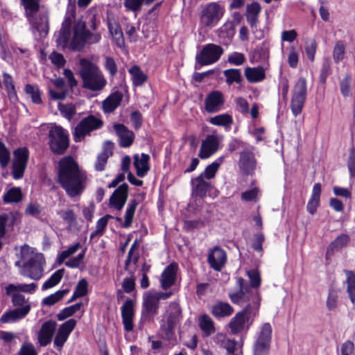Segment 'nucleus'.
<instances>
[{
    "instance_id": "1",
    "label": "nucleus",
    "mask_w": 355,
    "mask_h": 355,
    "mask_svg": "<svg viewBox=\"0 0 355 355\" xmlns=\"http://www.w3.org/2000/svg\"><path fill=\"white\" fill-rule=\"evenodd\" d=\"M87 176L71 156H65L58 162V182L70 198L82 195L85 189Z\"/></svg>"
},
{
    "instance_id": "54",
    "label": "nucleus",
    "mask_w": 355,
    "mask_h": 355,
    "mask_svg": "<svg viewBox=\"0 0 355 355\" xmlns=\"http://www.w3.org/2000/svg\"><path fill=\"white\" fill-rule=\"evenodd\" d=\"M104 67L108 71L110 77L113 78L116 75L117 66L113 58L110 56L105 57Z\"/></svg>"
},
{
    "instance_id": "30",
    "label": "nucleus",
    "mask_w": 355,
    "mask_h": 355,
    "mask_svg": "<svg viewBox=\"0 0 355 355\" xmlns=\"http://www.w3.org/2000/svg\"><path fill=\"white\" fill-rule=\"evenodd\" d=\"M261 11V7L257 1H253L246 6L245 17L248 24L252 28H257L258 17Z\"/></svg>"
},
{
    "instance_id": "7",
    "label": "nucleus",
    "mask_w": 355,
    "mask_h": 355,
    "mask_svg": "<svg viewBox=\"0 0 355 355\" xmlns=\"http://www.w3.org/2000/svg\"><path fill=\"white\" fill-rule=\"evenodd\" d=\"M272 328L269 322L263 323L253 345V355H269Z\"/></svg>"
},
{
    "instance_id": "4",
    "label": "nucleus",
    "mask_w": 355,
    "mask_h": 355,
    "mask_svg": "<svg viewBox=\"0 0 355 355\" xmlns=\"http://www.w3.org/2000/svg\"><path fill=\"white\" fill-rule=\"evenodd\" d=\"M48 139L49 149L54 155H64L69 146V134L60 125H55L49 130Z\"/></svg>"
},
{
    "instance_id": "46",
    "label": "nucleus",
    "mask_w": 355,
    "mask_h": 355,
    "mask_svg": "<svg viewBox=\"0 0 355 355\" xmlns=\"http://www.w3.org/2000/svg\"><path fill=\"white\" fill-rule=\"evenodd\" d=\"M24 91L31 96L33 103L37 105L42 103L41 92L37 85L27 84L25 85Z\"/></svg>"
},
{
    "instance_id": "57",
    "label": "nucleus",
    "mask_w": 355,
    "mask_h": 355,
    "mask_svg": "<svg viewBox=\"0 0 355 355\" xmlns=\"http://www.w3.org/2000/svg\"><path fill=\"white\" fill-rule=\"evenodd\" d=\"M110 155L107 153H99L96 157V160L94 164V168L97 171H103L105 165L107 162Z\"/></svg>"
},
{
    "instance_id": "56",
    "label": "nucleus",
    "mask_w": 355,
    "mask_h": 355,
    "mask_svg": "<svg viewBox=\"0 0 355 355\" xmlns=\"http://www.w3.org/2000/svg\"><path fill=\"white\" fill-rule=\"evenodd\" d=\"M79 297H84L88 293V282L85 279H80L73 291Z\"/></svg>"
},
{
    "instance_id": "28",
    "label": "nucleus",
    "mask_w": 355,
    "mask_h": 355,
    "mask_svg": "<svg viewBox=\"0 0 355 355\" xmlns=\"http://www.w3.org/2000/svg\"><path fill=\"white\" fill-rule=\"evenodd\" d=\"M123 99V94L119 91L111 94L103 101V110L104 113L110 114L113 112L120 105Z\"/></svg>"
},
{
    "instance_id": "51",
    "label": "nucleus",
    "mask_w": 355,
    "mask_h": 355,
    "mask_svg": "<svg viewBox=\"0 0 355 355\" xmlns=\"http://www.w3.org/2000/svg\"><path fill=\"white\" fill-rule=\"evenodd\" d=\"M10 161V154L5 144L0 139V166H7Z\"/></svg>"
},
{
    "instance_id": "35",
    "label": "nucleus",
    "mask_w": 355,
    "mask_h": 355,
    "mask_svg": "<svg viewBox=\"0 0 355 355\" xmlns=\"http://www.w3.org/2000/svg\"><path fill=\"white\" fill-rule=\"evenodd\" d=\"M199 327L201 331L209 336L215 331L214 323L212 319L207 315L203 314L199 318Z\"/></svg>"
},
{
    "instance_id": "12",
    "label": "nucleus",
    "mask_w": 355,
    "mask_h": 355,
    "mask_svg": "<svg viewBox=\"0 0 355 355\" xmlns=\"http://www.w3.org/2000/svg\"><path fill=\"white\" fill-rule=\"evenodd\" d=\"M181 313L180 309L171 312L167 315L166 320H162L160 322L159 331L163 339L171 341L173 338L175 326L180 320Z\"/></svg>"
},
{
    "instance_id": "9",
    "label": "nucleus",
    "mask_w": 355,
    "mask_h": 355,
    "mask_svg": "<svg viewBox=\"0 0 355 355\" xmlns=\"http://www.w3.org/2000/svg\"><path fill=\"white\" fill-rule=\"evenodd\" d=\"M29 156L30 152L27 147H19L13 150L12 163V176L13 179L19 180L24 177Z\"/></svg>"
},
{
    "instance_id": "19",
    "label": "nucleus",
    "mask_w": 355,
    "mask_h": 355,
    "mask_svg": "<svg viewBox=\"0 0 355 355\" xmlns=\"http://www.w3.org/2000/svg\"><path fill=\"white\" fill-rule=\"evenodd\" d=\"M113 128L119 139V145L122 148H128L134 142L135 135L123 123H115Z\"/></svg>"
},
{
    "instance_id": "37",
    "label": "nucleus",
    "mask_w": 355,
    "mask_h": 355,
    "mask_svg": "<svg viewBox=\"0 0 355 355\" xmlns=\"http://www.w3.org/2000/svg\"><path fill=\"white\" fill-rule=\"evenodd\" d=\"M352 76L350 72L345 73L343 78L340 80V91L343 96L349 97L352 96Z\"/></svg>"
},
{
    "instance_id": "3",
    "label": "nucleus",
    "mask_w": 355,
    "mask_h": 355,
    "mask_svg": "<svg viewBox=\"0 0 355 355\" xmlns=\"http://www.w3.org/2000/svg\"><path fill=\"white\" fill-rule=\"evenodd\" d=\"M259 308H254L248 304L241 311L237 312L228 324L231 333L234 335L245 331L247 332L258 314Z\"/></svg>"
},
{
    "instance_id": "26",
    "label": "nucleus",
    "mask_w": 355,
    "mask_h": 355,
    "mask_svg": "<svg viewBox=\"0 0 355 355\" xmlns=\"http://www.w3.org/2000/svg\"><path fill=\"white\" fill-rule=\"evenodd\" d=\"M210 312L214 318L220 319L230 316L234 308L228 302L217 301L212 305Z\"/></svg>"
},
{
    "instance_id": "61",
    "label": "nucleus",
    "mask_w": 355,
    "mask_h": 355,
    "mask_svg": "<svg viewBox=\"0 0 355 355\" xmlns=\"http://www.w3.org/2000/svg\"><path fill=\"white\" fill-rule=\"evenodd\" d=\"M114 217L112 215L106 214L104 216L100 218L96 224V232L100 233V236L103 235L105 228L107 225L108 220L110 218H113Z\"/></svg>"
},
{
    "instance_id": "45",
    "label": "nucleus",
    "mask_w": 355,
    "mask_h": 355,
    "mask_svg": "<svg viewBox=\"0 0 355 355\" xmlns=\"http://www.w3.org/2000/svg\"><path fill=\"white\" fill-rule=\"evenodd\" d=\"M223 74L226 78V83L232 85L234 83L241 84L242 82V76L240 69H229L223 71Z\"/></svg>"
},
{
    "instance_id": "13",
    "label": "nucleus",
    "mask_w": 355,
    "mask_h": 355,
    "mask_svg": "<svg viewBox=\"0 0 355 355\" xmlns=\"http://www.w3.org/2000/svg\"><path fill=\"white\" fill-rule=\"evenodd\" d=\"M254 147L248 146L240 152L239 166L245 175H252L256 169L257 159L254 153Z\"/></svg>"
},
{
    "instance_id": "52",
    "label": "nucleus",
    "mask_w": 355,
    "mask_h": 355,
    "mask_svg": "<svg viewBox=\"0 0 355 355\" xmlns=\"http://www.w3.org/2000/svg\"><path fill=\"white\" fill-rule=\"evenodd\" d=\"M57 214L69 225H72L76 220L74 211L70 209L59 210L57 211Z\"/></svg>"
},
{
    "instance_id": "40",
    "label": "nucleus",
    "mask_w": 355,
    "mask_h": 355,
    "mask_svg": "<svg viewBox=\"0 0 355 355\" xmlns=\"http://www.w3.org/2000/svg\"><path fill=\"white\" fill-rule=\"evenodd\" d=\"M350 241V237L347 234H341L329 243V246L335 251H340L347 247Z\"/></svg>"
},
{
    "instance_id": "38",
    "label": "nucleus",
    "mask_w": 355,
    "mask_h": 355,
    "mask_svg": "<svg viewBox=\"0 0 355 355\" xmlns=\"http://www.w3.org/2000/svg\"><path fill=\"white\" fill-rule=\"evenodd\" d=\"M138 205L139 202L137 200L132 199L130 200L125 211V220L123 224L122 225L123 227L128 228L131 226L136 211V208Z\"/></svg>"
},
{
    "instance_id": "41",
    "label": "nucleus",
    "mask_w": 355,
    "mask_h": 355,
    "mask_svg": "<svg viewBox=\"0 0 355 355\" xmlns=\"http://www.w3.org/2000/svg\"><path fill=\"white\" fill-rule=\"evenodd\" d=\"M64 269H59L53 273L51 277L42 284V290L45 291L58 284L62 280Z\"/></svg>"
},
{
    "instance_id": "34",
    "label": "nucleus",
    "mask_w": 355,
    "mask_h": 355,
    "mask_svg": "<svg viewBox=\"0 0 355 355\" xmlns=\"http://www.w3.org/2000/svg\"><path fill=\"white\" fill-rule=\"evenodd\" d=\"M346 275L347 293L352 304L355 303V272L349 270H344Z\"/></svg>"
},
{
    "instance_id": "49",
    "label": "nucleus",
    "mask_w": 355,
    "mask_h": 355,
    "mask_svg": "<svg viewBox=\"0 0 355 355\" xmlns=\"http://www.w3.org/2000/svg\"><path fill=\"white\" fill-rule=\"evenodd\" d=\"M331 73V61L329 58L324 60L321 69L320 70L319 80L322 84H325L327 77Z\"/></svg>"
},
{
    "instance_id": "8",
    "label": "nucleus",
    "mask_w": 355,
    "mask_h": 355,
    "mask_svg": "<svg viewBox=\"0 0 355 355\" xmlns=\"http://www.w3.org/2000/svg\"><path fill=\"white\" fill-rule=\"evenodd\" d=\"M306 96V81L304 78H300L298 79L292 90L291 110L295 116L302 113Z\"/></svg>"
},
{
    "instance_id": "20",
    "label": "nucleus",
    "mask_w": 355,
    "mask_h": 355,
    "mask_svg": "<svg viewBox=\"0 0 355 355\" xmlns=\"http://www.w3.org/2000/svg\"><path fill=\"white\" fill-rule=\"evenodd\" d=\"M57 322L49 320L44 322L38 333V342L41 346L45 347L51 343L55 331Z\"/></svg>"
},
{
    "instance_id": "43",
    "label": "nucleus",
    "mask_w": 355,
    "mask_h": 355,
    "mask_svg": "<svg viewBox=\"0 0 355 355\" xmlns=\"http://www.w3.org/2000/svg\"><path fill=\"white\" fill-rule=\"evenodd\" d=\"M209 123L214 125L229 127L233 123L232 116L227 114H221L211 117Z\"/></svg>"
},
{
    "instance_id": "55",
    "label": "nucleus",
    "mask_w": 355,
    "mask_h": 355,
    "mask_svg": "<svg viewBox=\"0 0 355 355\" xmlns=\"http://www.w3.org/2000/svg\"><path fill=\"white\" fill-rule=\"evenodd\" d=\"M248 144L239 139L233 138L230 141V142L227 144V150L230 153H233L236 150H239L241 148L243 150L244 148H246L248 147Z\"/></svg>"
},
{
    "instance_id": "15",
    "label": "nucleus",
    "mask_w": 355,
    "mask_h": 355,
    "mask_svg": "<svg viewBox=\"0 0 355 355\" xmlns=\"http://www.w3.org/2000/svg\"><path fill=\"white\" fill-rule=\"evenodd\" d=\"M225 97L222 92L213 90L205 98V110L208 113H216L220 111L225 104Z\"/></svg>"
},
{
    "instance_id": "44",
    "label": "nucleus",
    "mask_w": 355,
    "mask_h": 355,
    "mask_svg": "<svg viewBox=\"0 0 355 355\" xmlns=\"http://www.w3.org/2000/svg\"><path fill=\"white\" fill-rule=\"evenodd\" d=\"M69 289L59 290L53 294L44 298L42 301V304L47 306H53L57 302L62 300L64 296L69 293Z\"/></svg>"
},
{
    "instance_id": "59",
    "label": "nucleus",
    "mask_w": 355,
    "mask_h": 355,
    "mask_svg": "<svg viewBox=\"0 0 355 355\" xmlns=\"http://www.w3.org/2000/svg\"><path fill=\"white\" fill-rule=\"evenodd\" d=\"M250 279L251 288H259L261 285V277L259 272L255 270H250L247 272Z\"/></svg>"
},
{
    "instance_id": "64",
    "label": "nucleus",
    "mask_w": 355,
    "mask_h": 355,
    "mask_svg": "<svg viewBox=\"0 0 355 355\" xmlns=\"http://www.w3.org/2000/svg\"><path fill=\"white\" fill-rule=\"evenodd\" d=\"M17 355H37V353L32 343L23 344Z\"/></svg>"
},
{
    "instance_id": "25",
    "label": "nucleus",
    "mask_w": 355,
    "mask_h": 355,
    "mask_svg": "<svg viewBox=\"0 0 355 355\" xmlns=\"http://www.w3.org/2000/svg\"><path fill=\"white\" fill-rule=\"evenodd\" d=\"M92 33L87 29H82L80 31H75L71 40L69 48L72 51H80L85 46V43L89 39Z\"/></svg>"
},
{
    "instance_id": "11",
    "label": "nucleus",
    "mask_w": 355,
    "mask_h": 355,
    "mask_svg": "<svg viewBox=\"0 0 355 355\" xmlns=\"http://www.w3.org/2000/svg\"><path fill=\"white\" fill-rule=\"evenodd\" d=\"M44 257L42 253L33 254L24 263L22 275L34 280H39L43 275Z\"/></svg>"
},
{
    "instance_id": "33",
    "label": "nucleus",
    "mask_w": 355,
    "mask_h": 355,
    "mask_svg": "<svg viewBox=\"0 0 355 355\" xmlns=\"http://www.w3.org/2000/svg\"><path fill=\"white\" fill-rule=\"evenodd\" d=\"M22 198V192L19 187H12L3 196V201L5 204L17 203L21 202Z\"/></svg>"
},
{
    "instance_id": "10",
    "label": "nucleus",
    "mask_w": 355,
    "mask_h": 355,
    "mask_svg": "<svg viewBox=\"0 0 355 355\" xmlns=\"http://www.w3.org/2000/svg\"><path fill=\"white\" fill-rule=\"evenodd\" d=\"M224 9L218 2H211L202 7L200 23L206 27L215 26L224 13Z\"/></svg>"
},
{
    "instance_id": "53",
    "label": "nucleus",
    "mask_w": 355,
    "mask_h": 355,
    "mask_svg": "<svg viewBox=\"0 0 355 355\" xmlns=\"http://www.w3.org/2000/svg\"><path fill=\"white\" fill-rule=\"evenodd\" d=\"M49 59L58 69L63 68L66 64L63 55L55 51L49 55Z\"/></svg>"
},
{
    "instance_id": "6",
    "label": "nucleus",
    "mask_w": 355,
    "mask_h": 355,
    "mask_svg": "<svg viewBox=\"0 0 355 355\" xmlns=\"http://www.w3.org/2000/svg\"><path fill=\"white\" fill-rule=\"evenodd\" d=\"M223 49L217 44L209 43L204 45L196 55V63L200 67L210 65L218 62L223 54Z\"/></svg>"
},
{
    "instance_id": "2",
    "label": "nucleus",
    "mask_w": 355,
    "mask_h": 355,
    "mask_svg": "<svg viewBox=\"0 0 355 355\" xmlns=\"http://www.w3.org/2000/svg\"><path fill=\"white\" fill-rule=\"evenodd\" d=\"M79 64L83 88L92 92L101 91L105 87L107 80L99 67L86 58H81Z\"/></svg>"
},
{
    "instance_id": "48",
    "label": "nucleus",
    "mask_w": 355,
    "mask_h": 355,
    "mask_svg": "<svg viewBox=\"0 0 355 355\" xmlns=\"http://www.w3.org/2000/svg\"><path fill=\"white\" fill-rule=\"evenodd\" d=\"M338 290L333 286L329 288L326 305L329 311L335 310L338 306Z\"/></svg>"
},
{
    "instance_id": "62",
    "label": "nucleus",
    "mask_w": 355,
    "mask_h": 355,
    "mask_svg": "<svg viewBox=\"0 0 355 355\" xmlns=\"http://www.w3.org/2000/svg\"><path fill=\"white\" fill-rule=\"evenodd\" d=\"M130 121L132 123L133 128L135 130L141 128L143 124V116L141 112L138 110L133 111L130 114Z\"/></svg>"
},
{
    "instance_id": "58",
    "label": "nucleus",
    "mask_w": 355,
    "mask_h": 355,
    "mask_svg": "<svg viewBox=\"0 0 355 355\" xmlns=\"http://www.w3.org/2000/svg\"><path fill=\"white\" fill-rule=\"evenodd\" d=\"M347 165L349 171L350 176L352 178H355V148L354 146L349 149V153L347 160Z\"/></svg>"
},
{
    "instance_id": "5",
    "label": "nucleus",
    "mask_w": 355,
    "mask_h": 355,
    "mask_svg": "<svg viewBox=\"0 0 355 355\" xmlns=\"http://www.w3.org/2000/svg\"><path fill=\"white\" fill-rule=\"evenodd\" d=\"M103 125V120L93 114L83 118L73 130L74 141L80 142L85 137L89 136L92 132L101 129Z\"/></svg>"
},
{
    "instance_id": "60",
    "label": "nucleus",
    "mask_w": 355,
    "mask_h": 355,
    "mask_svg": "<svg viewBox=\"0 0 355 355\" xmlns=\"http://www.w3.org/2000/svg\"><path fill=\"white\" fill-rule=\"evenodd\" d=\"M144 0H124V6L128 10L139 12Z\"/></svg>"
},
{
    "instance_id": "32",
    "label": "nucleus",
    "mask_w": 355,
    "mask_h": 355,
    "mask_svg": "<svg viewBox=\"0 0 355 355\" xmlns=\"http://www.w3.org/2000/svg\"><path fill=\"white\" fill-rule=\"evenodd\" d=\"M21 5L23 6L25 10V16L30 20L40 10V2L38 0H20Z\"/></svg>"
},
{
    "instance_id": "18",
    "label": "nucleus",
    "mask_w": 355,
    "mask_h": 355,
    "mask_svg": "<svg viewBox=\"0 0 355 355\" xmlns=\"http://www.w3.org/2000/svg\"><path fill=\"white\" fill-rule=\"evenodd\" d=\"M178 270V265L175 262L171 263L164 268L159 279L163 290L166 291L175 284Z\"/></svg>"
},
{
    "instance_id": "17",
    "label": "nucleus",
    "mask_w": 355,
    "mask_h": 355,
    "mask_svg": "<svg viewBox=\"0 0 355 355\" xmlns=\"http://www.w3.org/2000/svg\"><path fill=\"white\" fill-rule=\"evenodd\" d=\"M128 192L129 187L127 183H123L119 186L110 197V207L121 211L127 201Z\"/></svg>"
},
{
    "instance_id": "42",
    "label": "nucleus",
    "mask_w": 355,
    "mask_h": 355,
    "mask_svg": "<svg viewBox=\"0 0 355 355\" xmlns=\"http://www.w3.org/2000/svg\"><path fill=\"white\" fill-rule=\"evenodd\" d=\"M83 305V302H79L73 305L64 308L59 313H58V320L59 321H63L65 319L73 315L78 311L80 309Z\"/></svg>"
},
{
    "instance_id": "63",
    "label": "nucleus",
    "mask_w": 355,
    "mask_h": 355,
    "mask_svg": "<svg viewBox=\"0 0 355 355\" xmlns=\"http://www.w3.org/2000/svg\"><path fill=\"white\" fill-rule=\"evenodd\" d=\"M299 62V55L296 51V49L294 46H292L290 49L288 56V65L295 69L297 67Z\"/></svg>"
},
{
    "instance_id": "29",
    "label": "nucleus",
    "mask_w": 355,
    "mask_h": 355,
    "mask_svg": "<svg viewBox=\"0 0 355 355\" xmlns=\"http://www.w3.org/2000/svg\"><path fill=\"white\" fill-rule=\"evenodd\" d=\"M133 159V164L136 168L137 175L140 178L144 177L150 170L149 155L141 153V158L138 155H135Z\"/></svg>"
},
{
    "instance_id": "27",
    "label": "nucleus",
    "mask_w": 355,
    "mask_h": 355,
    "mask_svg": "<svg viewBox=\"0 0 355 355\" xmlns=\"http://www.w3.org/2000/svg\"><path fill=\"white\" fill-rule=\"evenodd\" d=\"M321 191L320 183H315L313 187L311 195L306 205V211L311 215H314L320 206Z\"/></svg>"
},
{
    "instance_id": "31",
    "label": "nucleus",
    "mask_w": 355,
    "mask_h": 355,
    "mask_svg": "<svg viewBox=\"0 0 355 355\" xmlns=\"http://www.w3.org/2000/svg\"><path fill=\"white\" fill-rule=\"evenodd\" d=\"M245 76L249 83H259L265 79L266 73L262 67H248L245 69Z\"/></svg>"
},
{
    "instance_id": "22",
    "label": "nucleus",
    "mask_w": 355,
    "mask_h": 355,
    "mask_svg": "<svg viewBox=\"0 0 355 355\" xmlns=\"http://www.w3.org/2000/svg\"><path fill=\"white\" fill-rule=\"evenodd\" d=\"M219 148V141L216 136L208 135L202 141L198 156L201 159H207L214 155Z\"/></svg>"
},
{
    "instance_id": "47",
    "label": "nucleus",
    "mask_w": 355,
    "mask_h": 355,
    "mask_svg": "<svg viewBox=\"0 0 355 355\" xmlns=\"http://www.w3.org/2000/svg\"><path fill=\"white\" fill-rule=\"evenodd\" d=\"M345 54V45L344 42L338 40L336 42L333 50V59L335 63L338 64L343 60Z\"/></svg>"
},
{
    "instance_id": "14",
    "label": "nucleus",
    "mask_w": 355,
    "mask_h": 355,
    "mask_svg": "<svg viewBox=\"0 0 355 355\" xmlns=\"http://www.w3.org/2000/svg\"><path fill=\"white\" fill-rule=\"evenodd\" d=\"M159 308V302L153 295L146 296L142 303L141 322H150L153 320L154 317L157 315Z\"/></svg>"
},
{
    "instance_id": "36",
    "label": "nucleus",
    "mask_w": 355,
    "mask_h": 355,
    "mask_svg": "<svg viewBox=\"0 0 355 355\" xmlns=\"http://www.w3.org/2000/svg\"><path fill=\"white\" fill-rule=\"evenodd\" d=\"M129 73L132 76V83L136 87H140L147 80V76L137 65H134L129 69Z\"/></svg>"
},
{
    "instance_id": "23",
    "label": "nucleus",
    "mask_w": 355,
    "mask_h": 355,
    "mask_svg": "<svg viewBox=\"0 0 355 355\" xmlns=\"http://www.w3.org/2000/svg\"><path fill=\"white\" fill-rule=\"evenodd\" d=\"M30 310L31 306L29 304H26L24 306L6 311L1 316L0 322L3 324L10 323L22 319L26 317V315L29 313Z\"/></svg>"
},
{
    "instance_id": "39",
    "label": "nucleus",
    "mask_w": 355,
    "mask_h": 355,
    "mask_svg": "<svg viewBox=\"0 0 355 355\" xmlns=\"http://www.w3.org/2000/svg\"><path fill=\"white\" fill-rule=\"evenodd\" d=\"M252 291L239 290L236 293L229 294L231 302L235 304H240L241 302H247L250 300Z\"/></svg>"
},
{
    "instance_id": "50",
    "label": "nucleus",
    "mask_w": 355,
    "mask_h": 355,
    "mask_svg": "<svg viewBox=\"0 0 355 355\" xmlns=\"http://www.w3.org/2000/svg\"><path fill=\"white\" fill-rule=\"evenodd\" d=\"M76 323L77 322L75 319L71 318L64 322V323H62V324H60L58 329V331L66 336L67 337H69L70 334L76 327Z\"/></svg>"
},
{
    "instance_id": "16",
    "label": "nucleus",
    "mask_w": 355,
    "mask_h": 355,
    "mask_svg": "<svg viewBox=\"0 0 355 355\" xmlns=\"http://www.w3.org/2000/svg\"><path fill=\"white\" fill-rule=\"evenodd\" d=\"M207 262L215 271H221L227 262L226 252L218 245L214 246L208 253Z\"/></svg>"
},
{
    "instance_id": "21",
    "label": "nucleus",
    "mask_w": 355,
    "mask_h": 355,
    "mask_svg": "<svg viewBox=\"0 0 355 355\" xmlns=\"http://www.w3.org/2000/svg\"><path fill=\"white\" fill-rule=\"evenodd\" d=\"M135 316L134 304L131 299H128L121 306V318L124 330L130 332L133 330V318Z\"/></svg>"
},
{
    "instance_id": "24",
    "label": "nucleus",
    "mask_w": 355,
    "mask_h": 355,
    "mask_svg": "<svg viewBox=\"0 0 355 355\" xmlns=\"http://www.w3.org/2000/svg\"><path fill=\"white\" fill-rule=\"evenodd\" d=\"M192 193L196 197L204 198L207 193L211 189L210 182L205 180L202 175H198L196 178L191 179Z\"/></svg>"
}]
</instances>
